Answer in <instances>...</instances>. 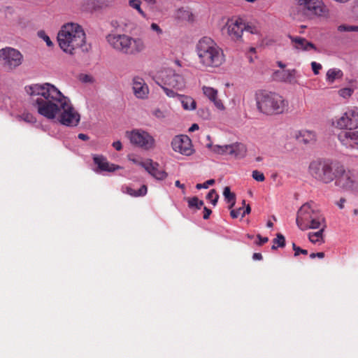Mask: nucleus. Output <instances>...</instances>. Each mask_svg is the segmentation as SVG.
Listing matches in <instances>:
<instances>
[{"mask_svg":"<svg viewBox=\"0 0 358 358\" xmlns=\"http://www.w3.org/2000/svg\"><path fill=\"white\" fill-rule=\"evenodd\" d=\"M37 113L48 120L73 127L80 120L79 113L70 99L54 85L49 83L32 84L25 87Z\"/></svg>","mask_w":358,"mask_h":358,"instance_id":"f257e3e1","label":"nucleus"},{"mask_svg":"<svg viewBox=\"0 0 358 358\" xmlns=\"http://www.w3.org/2000/svg\"><path fill=\"white\" fill-rule=\"evenodd\" d=\"M57 42L61 50L69 55H75L80 49L87 50L85 33L77 23L64 24L57 34Z\"/></svg>","mask_w":358,"mask_h":358,"instance_id":"f03ea898","label":"nucleus"},{"mask_svg":"<svg viewBox=\"0 0 358 358\" xmlns=\"http://www.w3.org/2000/svg\"><path fill=\"white\" fill-rule=\"evenodd\" d=\"M195 51L199 63L204 68H217L225 62L222 48L210 37L200 38L196 45Z\"/></svg>","mask_w":358,"mask_h":358,"instance_id":"7ed1b4c3","label":"nucleus"},{"mask_svg":"<svg viewBox=\"0 0 358 358\" xmlns=\"http://www.w3.org/2000/svg\"><path fill=\"white\" fill-rule=\"evenodd\" d=\"M255 100L258 110L266 115H281L288 110V101L278 93L260 90Z\"/></svg>","mask_w":358,"mask_h":358,"instance_id":"20e7f679","label":"nucleus"},{"mask_svg":"<svg viewBox=\"0 0 358 358\" xmlns=\"http://www.w3.org/2000/svg\"><path fill=\"white\" fill-rule=\"evenodd\" d=\"M296 223L302 231L326 228L325 219L313 202L304 203L299 209Z\"/></svg>","mask_w":358,"mask_h":358,"instance_id":"39448f33","label":"nucleus"},{"mask_svg":"<svg viewBox=\"0 0 358 358\" xmlns=\"http://www.w3.org/2000/svg\"><path fill=\"white\" fill-rule=\"evenodd\" d=\"M335 171L336 186L350 194H358V171L345 169L342 166H337Z\"/></svg>","mask_w":358,"mask_h":358,"instance_id":"423d86ee","label":"nucleus"},{"mask_svg":"<svg viewBox=\"0 0 358 358\" xmlns=\"http://www.w3.org/2000/svg\"><path fill=\"white\" fill-rule=\"evenodd\" d=\"M336 166L329 160H317L310 164L308 171L316 180L328 184L335 180Z\"/></svg>","mask_w":358,"mask_h":358,"instance_id":"0eeeda50","label":"nucleus"},{"mask_svg":"<svg viewBox=\"0 0 358 358\" xmlns=\"http://www.w3.org/2000/svg\"><path fill=\"white\" fill-rule=\"evenodd\" d=\"M245 29V22L238 17L228 18L221 28L223 36L234 42H241Z\"/></svg>","mask_w":358,"mask_h":358,"instance_id":"6e6552de","label":"nucleus"},{"mask_svg":"<svg viewBox=\"0 0 358 358\" xmlns=\"http://www.w3.org/2000/svg\"><path fill=\"white\" fill-rule=\"evenodd\" d=\"M125 135L132 145L144 150H149L155 147L156 141L155 138L144 129H135L131 131H127Z\"/></svg>","mask_w":358,"mask_h":358,"instance_id":"1a4fd4ad","label":"nucleus"},{"mask_svg":"<svg viewBox=\"0 0 358 358\" xmlns=\"http://www.w3.org/2000/svg\"><path fill=\"white\" fill-rule=\"evenodd\" d=\"M308 15L313 17H328L329 10L322 0H294Z\"/></svg>","mask_w":358,"mask_h":358,"instance_id":"9d476101","label":"nucleus"},{"mask_svg":"<svg viewBox=\"0 0 358 358\" xmlns=\"http://www.w3.org/2000/svg\"><path fill=\"white\" fill-rule=\"evenodd\" d=\"M332 125L340 129H356L358 128V107L348 108L341 115L335 117Z\"/></svg>","mask_w":358,"mask_h":358,"instance_id":"9b49d317","label":"nucleus"},{"mask_svg":"<svg viewBox=\"0 0 358 358\" xmlns=\"http://www.w3.org/2000/svg\"><path fill=\"white\" fill-rule=\"evenodd\" d=\"M206 147L213 154L218 155H231L236 158H243L246 154V147L239 143L229 145H213L212 142L208 143Z\"/></svg>","mask_w":358,"mask_h":358,"instance_id":"f8f14e48","label":"nucleus"},{"mask_svg":"<svg viewBox=\"0 0 358 358\" xmlns=\"http://www.w3.org/2000/svg\"><path fill=\"white\" fill-rule=\"evenodd\" d=\"M338 139L346 150L358 156V131H343L338 134Z\"/></svg>","mask_w":358,"mask_h":358,"instance_id":"ddd939ff","label":"nucleus"},{"mask_svg":"<svg viewBox=\"0 0 358 358\" xmlns=\"http://www.w3.org/2000/svg\"><path fill=\"white\" fill-rule=\"evenodd\" d=\"M0 59L3 60L5 66L13 69L22 64L23 57L18 50L6 48L0 50Z\"/></svg>","mask_w":358,"mask_h":358,"instance_id":"4468645a","label":"nucleus"},{"mask_svg":"<svg viewBox=\"0 0 358 358\" xmlns=\"http://www.w3.org/2000/svg\"><path fill=\"white\" fill-rule=\"evenodd\" d=\"M173 150L182 155L190 156L194 150L191 139L186 135L176 136L171 141Z\"/></svg>","mask_w":358,"mask_h":358,"instance_id":"2eb2a0df","label":"nucleus"},{"mask_svg":"<svg viewBox=\"0 0 358 358\" xmlns=\"http://www.w3.org/2000/svg\"><path fill=\"white\" fill-rule=\"evenodd\" d=\"M127 34H119L116 32L108 34L106 40L108 45L115 52L122 55L126 54L127 46Z\"/></svg>","mask_w":358,"mask_h":358,"instance_id":"dca6fc26","label":"nucleus"},{"mask_svg":"<svg viewBox=\"0 0 358 358\" xmlns=\"http://www.w3.org/2000/svg\"><path fill=\"white\" fill-rule=\"evenodd\" d=\"M165 85L176 90H182L185 87V80L183 76L174 70L169 69L163 71L161 75Z\"/></svg>","mask_w":358,"mask_h":358,"instance_id":"f3484780","label":"nucleus"},{"mask_svg":"<svg viewBox=\"0 0 358 358\" xmlns=\"http://www.w3.org/2000/svg\"><path fill=\"white\" fill-rule=\"evenodd\" d=\"M134 96L140 100H146L149 97L150 89L145 80L140 76H134L131 81Z\"/></svg>","mask_w":358,"mask_h":358,"instance_id":"a211bd4d","label":"nucleus"},{"mask_svg":"<svg viewBox=\"0 0 358 358\" xmlns=\"http://www.w3.org/2000/svg\"><path fill=\"white\" fill-rule=\"evenodd\" d=\"M146 42L142 37L128 35L125 55L136 56L145 51Z\"/></svg>","mask_w":358,"mask_h":358,"instance_id":"6ab92c4d","label":"nucleus"},{"mask_svg":"<svg viewBox=\"0 0 358 358\" xmlns=\"http://www.w3.org/2000/svg\"><path fill=\"white\" fill-rule=\"evenodd\" d=\"M145 170L157 180H163L168 176V173L157 162L147 159V164H144Z\"/></svg>","mask_w":358,"mask_h":358,"instance_id":"aec40b11","label":"nucleus"},{"mask_svg":"<svg viewBox=\"0 0 358 358\" xmlns=\"http://www.w3.org/2000/svg\"><path fill=\"white\" fill-rule=\"evenodd\" d=\"M202 92L203 95L213 103L215 107L220 110L223 111L225 110V106L222 102V101L218 97V91L217 90L210 87L203 85L201 87Z\"/></svg>","mask_w":358,"mask_h":358,"instance_id":"412c9836","label":"nucleus"},{"mask_svg":"<svg viewBox=\"0 0 358 358\" xmlns=\"http://www.w3.org/2000/svg\"><path fill=\"white\" fill-rule=\"evenodd\" d=\"M93 161L99 171L114 172L122 169L120 166L110 163L106 157L101 155H94Z\"/></svg>","mask_w":358,"mask_h":358,"instance_id":"4be33fe9","label":"nucleus"},{"mask_svg":"<svg viewBox=\"0 0 358 358\" xmlns=\"http://www.w3.org/2000/svg\"><path fill=\"white\" fill-rule=\"evenodd\" d=\"M292 47L297 51L317 50L315 45L300 36H289Z\"/></svg>","mask_w":358,"mask_h":358,"instance_id":"5701e85b","label":"nucleus"},{"mask_svg":"<svg viewBox=\"0 0 358 358\" xmlns=\"http://www.w3.org/2000/svg\"><path fill=\"white\" fill-rule=\"evenodd\" d=\"M296 138L304 144H313L317 141V134L313 130L303 129L298 131Z\"/></svg>","mask_w":358,"mask_h":358,"instance_id":"b1692460","label":"nucleus"},{"mask_svg":"<svg viewBox=\"0 0 358 358\" xmlns=\"http://www.w3.org/2000/svg\"><path fill=\"white\" fill-rule=\"evenodd\" d=\"M178 100L185 110H194L196 108V102L191 96L187 95H178Z\"/></svg>","mask_w":358,"mask_h":358,"instance_id":"393cba45","label":"nucleus"},{"mask_svg":"<svg viewBox=\"0 0 358 358\" xmlns=\"http://www.w3.org/2000/svg\"><path fill=\"white\" fill-rule=\"evenodd\" d=\"M343 77V72L338 68L329 69L326 73V81L329 84H333L337 80H341Z\"/></svg>","mask_w":358,"mask_h":358,"instance_id":"a878e982","label":"nucleus"},{"mask_svg":"<svg viewBox=\"0 0 358 358\" xmlns=\"http://www.w3.org/2000/svg\"><path fill=\"white\" fill-rule=\"evenodd\" d=\"M317 231L316 232H310L308 234V238L309 241L313 244L321 245L324 242V231L325 228H317Z\"/></svg>","mask_w":358,"mask_h":358,"instance_id":"bb28decb","label":"nucleus"},{"mask_svg":"<svg viewBox=\"0 0 358 358\" xmlns=\"http://www.w3.org/2000/svg\"><path fill=\"white\" fill-rule=\"evenodd\" d=\"M122 192L131 196L138 197L145 196L147 194L148 188L146 185H142L138 190H135L131 187H122Z\"/></svg>","mask_w":358,"mask_h":358,"instance_id":"cd10ccee","label":"nucleus"},{"mask_svg":"<svg viewBox=\"0 0 358 358\" xmlns=\"http://www.w3.org/2000/svg\"><path fill=\"white\" fill-rule=\"evenodd\" d=\"M129 5L132 8L136 10L138 13L144 18L147 17L145 13L141 9V1L140 0H129Z\"/></svg>","mask_w":358,"mask_h":358,"instance_id":"c85d7f7f","label":"nucleus"},{"mask_svg":"<svg viewBox=\"0 0 358 358\" xmlns=\"http://www.w3.org/2000/svg\"><path fill=\"white\" fill-rule=\"evenodd\" d=\"M152 115L157 120H162L169 116V112L166 110H162L157 108L152 110Z\"/></svg>","mask_w":358,"mask_h":358,"instance_id":"c756f323","label":"nucleus"},{"mask_svg":"<svg viewBox=\"0 0 358 358\" xmlns=\"http://www.w3.org/2000/svg\"><path fill=\"white\" fill-rule=\"evenodd\" d=\"M245 31L250 33L252 35H255L257 36L259 38L261 37V30L259 27L253 25V24H249L245 23Z\"/></svg>","mask_w":358,"mask_h":358,"instance_id":"7c9ffc66","label":"nucleus"},{"mask_svg":"<svg viewBox=\"0 0 358 358\" xmlns=\"http://www.w3.org/2000/svg\"><path fill=\"white\" fill-rule=\"evenodd\" d=\"M150 29L152 33L155 34L157 39H160L162 35L164 34L163 29L160 27V26L158 24L155 22H152L150 24Z\"/></svg>","mask_w":358,"mask_h":358,"instance_id":"2f4dec72","label":"nucleus"},{"mask_svg":"<svg viewBox=\"0 0 358 358\" xmlns=\"http://www.w3.org/2000/svg\"><path fill=\"white\" fill-rule=\"evenodd\" d=\"M296 71L295 70H286L283 71L284 79L289 83H296L295 76Z\"/></svg>","mask_w":358,"mask_h":358,"instance_id":"473e14b6","label":"nucleus"},{"mask_svg":"<svg viewBox=\"0 0 358 358\" xmlns=\"http://www.w3.org/2000/svg\"><path fill=\"white\" fill-rule=\"evenodd\" d=\"M285 243V237L281 234H278L277 237L273 239V245L271 247L272 250H275L278 247H284Z\"/></svg>","mask_w":358,"mask_h":358,"instance_id":"72a5a7b5","label":"nucleus"},{"mask_svg":"<svg viewBox=\"0 0 358 358\" xmlns=\"http://www.w3.org/2000/svg\"><path fill=\"white\" fill-rule=\"evenodd\" d=\"M177 17L182 20H190L192 18V13L187 9L180 8L177 10Z\"/></svg>","mask_w":358,"mask_h":358,"instance_id":"f704fd0d","label":"nucleus"},{"mask_svg":"<svg viewBox=\"0 0 358 358\" xmlns=\"http://www.w3.org/2000/svg\"><path fill=\"white\" fill-rule=\"evenodd\" d=\"M127 157H128V159L129 161H131L132 163H134V164L139 165V166H142L143 168H144V164H147V159H145V161H143L140 157H138L136 155H134V154L129 155L127 156Z\"/></svg>","mask_w":358,"mask_h":358,"instance_id":"c9c22d12","label":"nucleus"},{"mask_svg":"<svg viewBox=\"0 0 358 358\" xmlns=\"http://www.w3.org/2000/svg\"><path fill=\"white\" fill-rule=\"evenodd\" d=\"M189 207L196 208L198 209L203 205V202L199 200L197 197H192L188 200Z\"/></svg>","mask_w":358,"mask_h":358,"instance_id":"e433bc0d","label":"nucleus"},{"mask_svg":"<svg viewBox=\"0 0 358 358\" xmlns=\"http://www.w3.org/2000/svg\"><path fill=\"white\" fill-rule=\"evenodd\" d=\"M218 198L219 195L215 189H211L206 196V199H208L213 206L217 204Z\"/></svg>","mask_w":358,"mask_h":358,"instance_id":"4c0bfd02","label":"nucleus"},{"mask_svg":"<svg viewBox=\"0 0 358 358\" xmlns=\"http://www.w3.org/2000/svg\"><path fill=\"white\" fill-rule=\"evenodd\" d=\"M223 195L227 202H231L233 201V200H236V196L234 193L231 192L229 187H225L224 188Z\"/></svg>","mask_w":358,"mask_h":358,"instance_id":"58836bf2","label":"nucleus"},{"mask_svg":"<svg viewBox=\"0 0 358 358\" xmlns=\"http://www.w3.org/2000/svg\"><path fill=\"white\" fill-rule=\"evenodd\" d=\"M353 90L350 87H345L342 88L338 91V94L340 96L344 99L350 98L353 94Z\"/></svg>","mask_w":358,"mask_h":358,"instance_id":"ea45409f","label":"nucleus"},{"mask_svg":"<svg viewBox=\"0 0 358 358\" xmlns=\"http://www.w3.org/2000/svg\"><path fill=\"white\" fill-rule=\"evenodd\" d=\"M37 34L40 38L43 39L45 42L48 47L53 46V43L44 31H39Z\"/></svg>","mask_w":358,"mask_h":358,"instance_id":"a19ab883","label":"nucleus"},{"mask_svg":"<svg viewBox=\"0 0 358 358\" xmlns=\"http://www.w3.org/2000/svg\"><path fill=\"white\" fill-rule=\"evenodd\" d=\"M252 176L254 180L258 182H263L265 180V176L264 173L257 170H255L252 171Z\"/></svg>","mask_w":358,"mask_h":358,"instance_id":"79ce46f5","label":"nucleus"},{"mask_svg":"<svg viewBox=\"0 0 358 358\" xmlns=\"http://www.w3.org/2000/svg\"><path fill=\"white\" fill-rule=\"evenodd\" d=\"M338 31L340 32H352L355 29L352 25L341 24L338 27Z\"/></svg>","mask_w":358,"mask_h":358,"instance_id":"37998d69","label":"nucleus"},{"mask_svg":"<svg viewBox=\"0 0 358 358\" xmlns=\"http://www.w3.org/2000/svg\"><path fill=\"white\" fill-rule=\"evenodd\" d=\"M22 119L28 123H35L36 122V117L31 113H24L22 115Z\"/></svg>","mask_w":358,"mask_h":358,"instance_id":"c03bdc74","label":"nucleus"},{"mask_svg":"<svg viewBox=\"0 0 358 358\" xmlns=\"http://www.w3.org/2000/svg\"><path fill=\"white\" fill-rule=\"evenodd\" d=\"M162 89L167 96L171 97V98L177 97L178 99L179 94L177 92H176L174 90L169 89L166 87H163Z\"/></svg>","mask_w":358,"mask_h":358,"instance_id":"a18cd8bd","label":"nucleus"},{"mask_svg":"<svg viewBox=\"0 0 358 358\" xmlns=\"http://www.w3.org/2000/svg\"><path fill=\"white\" fill-rule=\"evenodd\" d=\"M214 183H215V180L210 179V180H208L206 181L205 182H203L202 184H197L196 187L198 189H207V188H208V187L210 185H212Z\"/></svg>","mask_w":358,"mask_h":358,"instance_id":"49530a36","label":"nucleus"},{"mask_svg":"<svg viewBox=\"0 0 358 358\" xmlns=\"http://www.w3.org/2000/svg\"><path fill=\"white\" fill-rule=\"evenodd\" d=\"M310 65H311V68L313 71V73L315 75H318L320 73V71L322 68V65L320 63H317L316 62H312Z\"/></svg>","mask_w":358,"mask_h":358,"instance_id":"de8ad7c7","label":"nucleus"},{"mask_svg":"<svg viewBox=\"0 0 358 358\" xmlns=\"http://www.w3.org/2000/svg\"><path fill=\"white\" fill-rule=\"evenodd\" d=\"M292 247H293V250L295 252V253H294L295 256L299 255L300 253L303 254V255L308 254V251L306 250H303V249L300 248L299 247H297L294 243L292 244Z\"/></svg>","mask_w":358,"mask_h":358,"instance_id":"09e8293b","label":"nucleus"},{"mask_svg":"<svg viewBox=\"0 0 358 358\" xmlns=\"http://www.w3.org/2000/svg\"><path fill=\"white\" fill-rule=\"evenodd\" d=\"M242 213H243V208H239L238 209H236V210H234V209L231 210L230 215L233 218H237V217H238V216L240 215H242Z\"/></svg>","mask_w":358,"mask_h":358,"instance_id":"8fccbe9b","label":"nucleus"},{"mask_svg":"<svg viewBox=\"0 0 358 358\" xmlns=\"http://www.w3.org/2000/svg\"><path fill=\"white\" fill-rule=\"evenodd\" d=\"M199 115L201 117H203V119H206V120H208L210 117V111L206 109V110H204V109H201L199 110Z\"/></svg>","mask_w":358,"mask_h":358,"instance_id":"3c124183","label":"nucleus"},{"mask_svg":"<svg viewBox=\"0 0 358 358\" xmlns=\"http://www.w3.org/2000/svg\"><path fill=\"white\" fill-rule=\"evenodd\" d=\"M112 145L117 151H120L122 149V145L120 141L113 142Z\"/></svg>","mask_w":358,"mask_h":358,"instance_id":"603ef678","label":"nucleus"},{"mask_svg":"<svg viewBox=\"0 0 358 358\" xmlns=\"http://www.w3.org/2000/svg\"><path fill=\"white\" fill-rule=\"evenodd\" d=\"M324 257V252H317V253H311L310 255V257L313 259L315 257H318V258H323Z\"/></svg>","mask_w":358,"mask_h":358,"instance_id":"864d4df0","label":"nucleus"},{"mask_svg":"<svg viewBox=\"0 0 358 358\" xmlns=\"http://www.w3.org/2000/svg\"><path fill=\"white\" fill-rule=\"evenodd\" d=\"M211 214V210L206 207L204 208L203 210V219L207 220L210 215Z\"/></svg>","mask_w":358,"mask_h":358,"instance_id":"5fc2aeb1","label":"nucleus"},{"mask_svg":"<svg viewBox=\"0 0 358 358\" xmlns=\"http://www.w3.org/2000/svg\"><path fill=\"white\" fill-rule=\"evenodd\" d=\"M257 238L259 239V242L257 243V244L259 245L264 244L268 241V238L267 237L262 238L260 235H258Z\"/></svg>","mask_w":358,"mask_h":358,"instance_id":"6e6d98bb","label":"nucleus"},{"mask_svg":"<svg viewBox=\"0 0 358 358\" xmlns=\"http://www.w3.org/2000/svg\"><path fill=\"white\" fill-rule=\"evenodd\" d=\"M250 211H251V208H250V205H247L245 206V209L243 210L242 217H243L245 215L249 214L250 213Z\"/></svg>","mask_w":358,"mask_h":358,"instance_id":"4d7b16f0","label":"nucleus"},{"mask_svg":"<svg viewBox=\"0 0 358 358\" xmlns=\"http://www.w3.org/2000/svg\"><path fill=\"white\" fill-rule=\"evenodd\" d=\"M83 80L85 83H92L94 79L92 76H88V75H85L83 78Z\"/></svg>","mask_w":358,"mask_h":358,"instance_id":"13d9d810","label":"nucleus"},{"mask_svg":"<svg viewBox=\"0 0 358 358\" xmlns=\"http://www.w3.org/2000/svg\"><path fill=\"white\" fill-rule=\"evenodd\" d=\"M199 125L197 124H193L189 128V132H193L194 131H196L199 129Z\"/></svg>","mask_w":358,"mask_h":358,"instance_id":"bf43d9fd","label":"nucleus"},{"mask_svg":"<svg viewBox=\"0 0 358 358\" xmlns=\"http://www.w3.org/2000/svg\"><path fill=\"white\" fill-rule=\"evenodd\" d=\"M78 138L83 141H87L89 139V136L85 134H79Z\"/></svg>","mask_w":358,"mask_h":358,"instance_id":"052dcab7","label":"nucleus"},{"mask_svg":"<svg viewBox=\"0 0 358 358\" xmlns=\"http://www.w3.org/2000/svg\"><path fill=\"white\" fill-rule=\"evenodd\" d=\"M252 258L254 260H261L262 259V255L260 253H254Z\"/></svg>","mask_w":358,"mask_h":358,"instance_id":"680f3d73","label":"nucleus"},{"mask_svg":"<svg viewBox=\"0 0 358 358\" xmlns=\"http://www.w3.org/2000/svg\"><path fill=\"white\" fill-rule=\"evenodd\" d=\"M175 185H176V187H178L179 188H181V189H184L185 188V185L183 184H181L179 180H176V182H175Z\"/></svg>","mask_w":358,"mask_h":358,"instance_id":"e2e57ef3","label":"nucleus"},{"mask_svg":"<svg viewBox=\"0 0 358 358\" xmlns=\"http://www.w3.org/2000/svg\"><path fill=\"white\" fill-rule=\"evenodd\" d=\"M345 201V199H341L340 200V201H339V203H338V206H339V208H343Z\"/></svg>","mask_w":358,"mask_h":358,"instance_id":"0e129e2a","label":"nucleus"},{"mask_svg":"<svg viewBox=\"0 0 358 358\" xmlns=\"http://www.w3.org/2000/svg\"><path fill=\"white\" fill-rule=\"evenodd\" d=\"M144 1L149 4H155L157 2V0H144Z\"/></svg>","mask_w":358,"mask_h":358,"instance_id":"69168bd1","label":"nucleus"},{"mask_svg":"<svg viewBox=\"0 0 358 358\" xmlns=\"http://www.w3.org/2000/svg\"><path fill=\"white\" fill-rule=\"evenodd\" d=\"M235 201L236 200H233V201L229 202L230 203V206L229 207V209H231L234 207V206L235 205Z\"/></svg>","mask_w":358,"mask_h":358,"instance_id":"338daca9","label":"nucleus"},{"mask_svg":"<svg viewBox=\"0 0 358 358\" xmlns=\"http://www.w3.org/2000/svg\"><path fill=\"white\" fill-rule=\"evenodd\" d=\"M266 225H267L268 227L271 228V227H273V224L271 221H268L267 222Z\"/></svg>","mask_w":358,"mask_h":358,"instance_id":"774afa93","label":"nucleus"}]
</instances>
